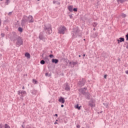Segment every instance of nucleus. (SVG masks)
Segmentation results:
<instances>
[{
  "mask_svg": "<svg viewBox=\"0 0 128 128\" xmlns=\"http://www.w3.org/2000/svg\"><path fill=\"white\" fill-rule=\"evenodd\" d=\"M10 40L14 42H16V46L17 48H19L22 45L23 41L22 40V38L18 36L16 34H14L10 37Z\"/></svg>",
  "mask_w": 128,
  "mask_h": 128,
  "instance_id": "nucleus-1",
  "label": "nucleus"
},
{
  "mask_svg": "<svg viewBox=\"0 0 128 128\" xmlns=\"http://www.w3.org/2000/svg\"><path fill=\"white\" fill-rule=\"evenodd\" d=\"M80 30L78 28H73L72 34L74 38H76V36H80Z\"/></svg>",
  "mask_w": 128,
  "mask_h": 128,
  "instance_id": "nucleus-2",
  "label": "nucleus"
},
{
  "mask_svg": "<svg viewBox=\"0 0 128 128\" xmlns=\"http://www.w3.org/2000/svg\"><path fill=\"white\" fill-rule=\"evenodd\" d=\"M44 30H47L49 34H50L52 32V25L48 24L47 26H44Z\"/></svg>",
  "mask_w": 128,
  "mask_h": 128,
  "instance_id": "nucleus-3",
  "label": "nucleus"
},
{
  "mask_svg": "<svg viewBox=\"0 0 128 128\" xmlns=\"http://www.w3.org/2000/svg\"><path fill=\"white\" fill-rule=\"evenodd\" d=\"M66 30V28L64 26H61L58 28V32L61 34H64V31Z\"/></svg>",
  "mask_w": 128,
  "mask_h": 128,
  "instance_id": "nucleus-4",
  "label": "nucleus"
},
{
  "mask_svg": "<svg viewBox=\"0 0 128 128\" xmlns=\"http://www.w3.org/2000/svg\"><path fill=\"white\" fill-rule=\"evenodd\" d=\"M86 80L84 78H82L80 79L79 82H78V85L79 86L82 87L84 86V84H86Z\"/></svg>",
  "mask_w": 128,
  "mask_h": 128,
  "instance_id": "nucleus-5",
  "label": "nucleus"
},
{
  "mask_svg": "<svg viewBox=\"0 0 128 128\" xmlns=\"http://www.w3.org/2000/svg\"><path fill=\"white\" fill-rule=\"evenodd\" d=\"M28 22V16H24V18H22V20L21 25L22 26H26V22Z\"/></svg>",
  "mask_w": 128,
  "mask_h": 128,
  "instance_id": "nucleus-6",
  "label": "nucleus"
},
{
  "mask_svg": "<svg viewBox=\"0 0 128 128\" xmlns=\"http://www.w3.org/2000/svg\"><path fill=\"white\" fill-rule=\"evenodd\" d=\"M88 106L91 108H94V102L93 100H91L90 101L88 102Z\"/></svg>",
  "mask_w": 128,
  "mask_h": 128,
  "instance_id": "nucleus-7",
  "label": "nucleus"
},
{
  "mask_svg": "<svg viewBox=\"0 0 128 128\" xmlns=\"http://www.w3.org/2000/svg\"><path fill=\"white\" fill-rule=\"evenodd\" d=\"M28 20L30 24L34 22V18H32V16H29L28 17Z\"/></svg>",
  "mask_w": 128,
  "mask_h": 128,
  "instance_id": "nucleus-8",
  "label": "nucleus"
},
{
  "mask_svg": "<svg viewBox=\"0 0 128 128\" xmlns=\"http://www.w3.org/2000/svg\"><path fill=\"white\" fill-rule=\"evenodd\" d=\"M64 88L65 90H67V91L70 90V86H68V83H66L64 85Z\"/></svg>",
  "mask_w": 128,
  "mask_h": 128,
  "instance_id": "nucleus-9",
  "label": "nucleus"
},
{
  "mask_svg": "<svg viewBox=\"0 0 128 128\" xmlns=\"http://www.w3.org/2000/svg\"><path fill=\"white\" fill-rule=\"evenodd\" d=\"M39 38L41 40H44V41L46 40V38H44V36L42 34V33H40L39 35Z\"/></svg>",
  "mask_w": 128,
  "mask_h": 128,
  "instance_id": "nucleus-10",
  "label": "nucleus"
},
{
  "mask_svg": "<svg viewBox=\"0 0 128 128\" xmlns=\"http://www.w3.org/2000/svg\"><path fill=\"white\" fill-rule=\"evenodd\" d=\"M58 102H61L62 104H64L66 100H64V98L61 96L58 99Z\"/></svg>",
  "mask_w": 128,
  "mask_h": 128,
  "instance_id": "nucleus-11",
  "label": "nucleus"
},
{
  "mask_svg": "<svg viewBox=\"0 0 128 128\" xmlns=\"http://www.w3.org/2000/svg\"><path fill=\"white\" fill-rule=\"evenodd\" d=\"M52 64H58V60L56 59V58H52Z\"/></svg>",
  "mask_w": 128,
  "mask_h": 128,
  "instance_id": "nucleus-12",
  "label": "nucleus"
},
{
  "mask_svg": "<svg viewBox=\"0 0 128 128\" xmlns=\"http://www.w3.org/2000/svg\"><path fill=\"white\" fill-rule=\"evenodd\" d=\"M84 95L86 100H90V93H86Z\"/></svg>",
  "mask_w": 128,
  "mask_h": 128,
  "instance_id": "nucleus-13",
  "label": "nucleus"
},
{
  "mask_svg": "<svg viewBox=\"0 0 128 128\" xmlns=\"http://www.w3.org/2000/svg\"><path fill=\"white\" fill-rule=\"evenodd\" d=\"M79 92H81L82 94H84V96L86 94V91H84V88L79 89Z\"/></svg>",
  "mask_w": 128,
  "mask_h": 128,
  "instance_id": "nucleus-14",
  "label": "nucleus"
},
{
  "mask_svg": "<svg viewBox=\"0 0 128 128\" xmlns=\"http://www.w3.org/2000/svg\"><path fill=\"white\" fill-rule=\"evenodd\" d=\"M25 56H26V58H30V54L28 52H26L25 54Z\"/></svg>",
  "mask_w": 128,
  "mask_h": 128,
  "instance_id": "nucleus-15",
  "label": "nucleus"
},
{
  "mask_svg": "<svg viewBox=\"0 0 128 128\" xmlns=\"http://www.w3.org/2000/svg\"><path fill=\"white\" fill-rule=\"evenodd\" d=\"M72 6H68V10L70 12H72Z\"/></svg>",
  "mask_w": 128,
  "mask_h": 128,
  "instance_id": "nucleus-16",
  "label": "nucleus"
},
{
  "mask_svg": "<svg viewBox=\"0 0 128 128\" xmlns=\"http://www.w3.org/2000/svg\"><path fill=\"white\" fill-rule=\"evenodd\" d=\"M26 91H21L20 96H24V94H26Z\"/></svg>",
  "mask_w": 128,
  "mask_h": 128,
  "instance_id": "nucleus-17",
  "label": "nucleus"
},
{
  "mask_svg": "<svg viewBox=\"0 0 128 128\" xmlns=\"http://www.w3.org/2000/svg\"><path fill=\"white\" fill-rule=\"evenodd\" d=\"M119 4V2H120V4H122L126 2V0H117Z\"/></svg>",
  "mask_w": 128,
  "mask_h": 128,
  "instance_id": "nucleus-18",
  "label": "nucleus"
},
{
  "mask_svg": "<svg viewBox=\"0 0 128 128\" xmlns=\"http://www.w3.org/2000/svg\"><path fill=\"white\" fill-rule=\"evenodd\" d=\"M119 40H120V42H124V38H120Z\"/></svg>",
  "mask_w": 128,
  "mask_h": 128,
  "instance_id": "nucleus-19",
  "label": "nucleus"
},
{
  "mask_svg": "<svg viewBox=\"0 0 128 128\" xmlns=\"http://www.w3.org/2000/svg\"><path fill=\"white\" fill-rule=\"evenodd\" d=\"M18 32H22V28L21 27H19L18 28Z\"/></svg>",
  "mask_w": 128,
  "mask_h": 128,
  "instance_id": "nucleus-20",
  "label": "nucleus"
},
{
  "mask_svg": "<svg viewBox=\"0 0 128 128\" xmlns=\"http://www.w3.org/2000/svg\"><path fill=\"white\" fill-rule=\"evenodd\" d=\"M10 0H6V1L5 2V4L8 6V4H10Z\"/></svg>",
  "mask_w": 128,
  "mask_h": 128,
  "instance_id": "nucleus-21",
  "label": "nucleus"
},
{
  "mask_svg": "<svg viewBox=\"0 0 128 128\" xmlns=\"http://www.w3.org/2000/svg\"><path fill=\"white\" fill-rule=\"evenodd\" d=\"M80 107H81V106H79L78 104H76L75 106L76 108H77L78 110H80Z\"/></svg>",
  "mask_w": 128,
  "mask_h": 128,
  "instance_id": "nucleus-22",
  "label": "nucleus"
},
{
  "mask_svg": "<svg viewBox=\"0 0 128 128\" xmlns=\"http://www.w3.org/2000/svg\"><path fill=\"white\" fill-rule=\"evenodd\" d=\"M40 64H46V62H44V60H42L40 62Z\"/></svg>",
  "mask_w": 128,
  "mask_h": 128,
  "instance_id": "nucleus-23",
  "label": "nucleus"
},
{
  "mask_svg": "<svg viewBox=\"0 0 128 128\" xmlns=\"http://www.w3.org/2000/svg\"><path fill=\"white\" fill-rule=\"evenodd\" d=\"M4 128H10V126H8V124H4Z\"/></svg>",
  "mask_w": 128,
  "mask_h": 128,
  "instance_id": "nucleus-24",
  "label": "nucleus"
},
{
  "mask_svg": "<svg viewBox=\"0 0 128 128\" xmlns=\"http://www.w3.org/2000/svg\"><path fill=\"white\" fill-rule=\"evenodd\" d=\"M44 60H46V62H50V60L48 59V56H46Z\"/></svg>",
  "mask_w": 128,
  "mask_h": 128,
  "instance_id": "nucleus-25",
  "label": "nucleus"
},
{
  "mask_svg": "<svg viewBox=\"0 0 128 128\" xmlns=\"http://www.w3.org/2000/svg\"><path fill=\"white\" fill-rule=\"evenodd\" d=\"M72 64H73V66H76V64H78V62H72Z\"/></svg>",
  "mask_w": 128,
  "mask_h": 128,
  "instance_id": "nucleus-26",
  "label": "nucleus"
},
{
  "mask_svg": "<svg viewBox=\"0 0 128 128\" xmlns=\"http://www.w3.org/2000/svg\"><path fill=\"white\" fill-rule=\"evenodd\" d=\"M121 16H122V18H126V15L124 13H122L121 14Z\"/></svg>",
  "mask_w": 128,
  "mask_h": 128,
  "instance_id": "nucleus-27",
  "label": "nucleus"
},
{
  "mask_svg": "<svg viewBox=\"0 0 128 128\" xmlns=\"http://www.w3.org/2000/svg\"><path fill=\"white\" fill-rule=\"evenodd\" d=\"M96 26H98V23H96V22H94L93 24V26H94V28H96Z\"/></svg>",
  "mask_w": 128,
  "mask_h": 128,
  "instance_id": "nucleus-28",
  "label": "nucleus"
},
{
  "mask_svg": "<svg viewBox=\"0 0 128 128\" xmlns=\"http://www.w3.org/2000/svg\"><path fill=\"white\" fill-rule=\"evenodd\" d=\"M50 56V58H54V55L53 54H50V56Z\"/></svg>",
  "mask_w": 128,
  "mask_h": 128,
  "instance_id": "nucleus-29",
  "label": "nucleus"
},
{
  "mask_svg": "<svg viewBox=\"0 0 128 128\" xmlns=\"http://www.w3.org/2000/svg\"><path fill=\"white\" fill-rule=\"evenodd\" d=\"M126 40H128V33L126 35Z\"/></svg>",
  "mask_w": 128,
  "mask_h": 128,
  "instance_id": "nucleus-30",
  "label": "nucleus"
},
{
  "mask_svg": "<svg viewBox=\"0 0 128 128\" xmlns=\"http://www.w3.org/2000/svg\"><path fill=\"white\" fill-rule=\"evenodd\" d=\"M12 12H9L8 13V16H12Z\"/></svg>",
  "mask_w": 128,
  "mask_h": 128,
  "instance_id": "nucleus-31",
  "label": "nucleus"
},
{
  "mask_svg": "<svg viewBox=\"0 0 128 128\" xmlns=\"http://www.w3.org/2000/svg\"><path fill=\"white\" fill-rule=\"evenodd\" d=\"M73 10H74V12H78V8H74L73 9Z\"/></svg>",
  "mask_w": 128,
  "mask_h": 128,
  "instance_id": "nucleus-32",
  "label": "nucleus"
},
{
  "mask_svg": "<svg viewBox=\"0 0 128 128\" xmlns=\"http://www.w3.org/2000/svg\"><path fill=\"white\" fill-rule=\"evenodd\" d=\"M21 92L22 91H20V90L18 92V94H19V96H20V94H21Z\"/></svg>",
  "mask_w": 128,
  "mask_h": 128,
  "instance_id": "nucleus-33",
  "label": "nucleus"
},
{
  "mask_svg": "<svg viewBox=\"0 0 128 128\" xmlns=\"http://www.w3.org/2000/svg\"><path fill=\"white\" fill-rule=\"evenodd\" d=\"M1 36H2V38H4V34L2 33L1 34Z\"/></svg>",
  "mask_w": 128,
  "mask_h": 128,
  "instance_id": "nucleus-34",
  "label": "nucleus"
},
{
  "mask_svg": "<svg viewBox=\"0 0 128 128\" xmlns=\"http://www.w3.org/2000/svg\"><path fill=\"white\" fill-rule=\"evenodd\" d=\"M126 44H127V45L128 44V42H126L124 43V48H126Z\"/></svg>",
  "mask_w": 128,
  "mask_h": 128,
  "instance_id": "nucleus-35",
  "label": "nucleus"
},
{
  "mask_svg": "<svg viewBox=\"0 0 128 128\" xmlns=\"http://www.w3.org/2000/svg\"><path fill=\"white\" fill-rule=\"evenodd\" d=\"M33 82H34V84H36V82H37L36 80L34 79V80H33Z\"/></svg>",
  "mask_w": 128,
  "mask_h": 128,
  "instance_id": "nucleus-36",
  "label": "nucleus"
},
{
  "mask_svg": "<svg viewBox=\"0 0 128 128\" xmlns=\"http://www.w3.org/2000/svg\"><path fill=\"white\" fill-rule=\"evenodd\" d=\"M98 32H96L95 34H94V36H98Z\"/></svg>",
  "mask_w": 128,
  "mask_h": 128,
  "instance_id": "nucleus-37",
  "label": "nucleus"
},
{
  "mask_svg": "<svg viewBox=\"0 0 128 128\" xmlns=\"http://www.w3.org/2000/svg\"><path fill=\"white\" fill-rule=\"evenodd\" d=\"M117 41H118V44H120V40L118 39L117 40Z\"/></svg>",
  "mask_w": 128,
  "mask_h": 128,
  "instance_id": "nucleus-38",
  "label": "nucleus"
},
{
  "mask_svg": "<svg viewBox=\"0 0 128 128\" xmlns=\"http://www.w3.org/2000/svg\"><path fill=\"white\" fill-rule=\"evenodd\" d=\"M108 76V75H106V74H105L104 76V78H106V77Z\"/></svg>",
  "mask_w": 128,
  "mask_h": 128,
  "instance_id": "nucleus-39",
  "label": "nucleus"
},
{
  "mask_svg": "<svg viewBox=\"0 0 128 128\" xmlns=\"http://www.w3.org/2000/svg\"><path fill=\"white\" fill-rule=\"evenodd\" d=\"M76 128H80V125H77V126H76Z\"/></svg>",
  "mask_w": 128,
  "mask_h": 128,
  "instance_id": "nucleus-40",
  "label": "nucleus"
},
{
  "mask_svg": "<svg viewBox=\"0 0 128 128\" xmlns=\"http://www.w3.org/2000/svg\"><path fill=\"white\" fill-rule=\"evenodd\" d=\"M45 76H48V73H46Z\"/></svg>",
  "mask_w": 128,
  "mask_h": 128,
  "instance_id": "nucleus-41",
  "label": "nucleus"
},
{
  "mask_svg": "<svg viewBox=\"0 0 128 128\" xmlns=\"http://www.w3.org/2000/svg\"><path fill=\"white\" fill-rule=\"evenodd\" d=\"M0 128H2V124H0Z\"/></svg>",
  "mask_w": 128,
  "mask_h": 128,
  "instance_id": "nucleus-42",
  "label": "nucleus"
},
{
  "mask_svg": "<svg viewBox=\"0 0 128 128\" xmlns=\"http://www.w3.org/2000/svg\"><path fill=\"white\" fill-rule=\"evenodd\" d=\"M2 26V20L0 18V26Z\"/></svg>",
  "mask_w": 128,
  "mask_h": 128,
  "instance_id": "nucleus-43",
  "label": "nucleus"
},
{
  "mask_svg": "<svg viewBox=\"0 0 128 128\" xmlns=\"http://www.w3.org/2000/svg\"><path fill=\"white\" fill-rule=\"evenodd\" d=\"M56 0H54V1H53V4H56Z\"/></svg>",
  "mask_w": 128,
  "mask_h": 128,
  "instance_id": "nucleus-44",
  "label": "nucleus"
},
{
  "mask_svg": "<svg viewBox=\"0 0 128 128\" xmlns=\"http://www.w3.org/2000/svg\"><path fill=\"white\" fill-rule=\"evenodd\" d=\"M69 16H70V18H72V15Z\"/></svg>",
  "mask_w": 128,
  "mask_h": 128,
  "instance_id": "nucleus-45",
  "label": "nucleus"
},
{
  "mask_svg": "<svg viewBox=\"0 0 128 128\" xmlns=\"http://www.w3.org/2000/svg\"><path fill=\"white\" fill-rule=\"evenodd\" d=\"M84 88V90H86V89H87L86 87H84V88Z\"/></svg>",
  "mask_w": 128,
  "mask_h": 128,
  "instance_id": "nucleus-46",
  "label": "nucleus"
},
{
  "mask_svg": "<svg viewBox=\"0 0 128 128\" xmlns=\"http://www.w3.org/2000/svg\"><path fill=\"white\" fill-rule=\"evenodd\" d=\"M126 74H128V70L126 71Z\"/></svg>",
  "mask_w": 128,
  "mask_h": 128,
  "instance_id": "nucleus-47",
  "label": "nucleus"
},
{
  "mask_svg": "<svg viewBox=\"0 0 128 128\" xmlns=\"http://www.w3.org/2000/svg\"><path fill=\"white\" fill-rule=\"evenodd\" d=\"M64 104L61 105V108H64Z\"/></svg>",
  "mask_w": 128,
  "mask_h": 128,
  "instance_id": "nucleus-48",
  "label": "nucleus"
},
{
  "mask_svg": "<svg viewBox=\"0 0 128 128\" xmlns=\"http://www.w3.org/2000/svg\"><path fill=\"white\" fill-rule=\"evenodd\" d=\"M70 64H72V62H70Z\"/></svg>",
  "mask_w": 128,
  "mask_h": 128,
  "instance_id": "nucleus-49",
  "label": "nucleus"
},
{
  "mask_svg": "<svg viewBox=\"0 0 128 128\" xmlns=\"http://www.w3.org/2000/svg\"><path fill=\"white\" fill-rule=\"evenodd\" d=\"M22 126L23 128H24V125H22Z\"/></svg>",
  "mask_w": 128,
  "mask_h": 128,
  "instance_id": "nucleus-50",
  "label": "nucleus"
},
{
  "mask_svg": "<svg viewBox=\"0 0 128 128\" xmlns=\"http://www.w3.org/2000/svg\"><path fill=\"white\" fill-rule=\"evenodd\" d=\"M126 48H128V44H127V46H126Z\"/></svg>",
  "mask_w": 128,
  "mask_h": 128,
  "instance_id": "nucleus-51",
  "label": "nucleus"
},
{
  "mask_svg": "<svg viewBox=\"0 0 128 128\" xmlns=\"http://www.w3.org/2000/svg\"><path fill=\"white\" fill-rule=\"evenodd\" d=\"M55 116H58V114H55Z\"/></svg>",
  "mask_w": 128,
  "mask_h": 128,
  "instance_id": "nucleus-52",
  "label": "nucleus"
},
{
  "mask_svg": "<svg viewBox=\"0 0 128 128\" xmlns=\"http://www.w3.org/2000/svg\"><path fill=\"white\" fill-rule=\"evenodd\" d=\"M58 124V122H54V124Z\"/></svg>",
  "mask_w": 128,
  "mask_h": 128,
  "instance_id": "nucleus-53",
  "label": "nucleus"
},
{
  "mask_svg": "<svg viewBox=\"0 0 128 128\" xmlns=\"http://www.w3.org/2000/svg\"><path fill=\"white\" fill-rule=\"evenodd\" d=\"M83 56H86V54H84Z\"/></svg>",
  "mask_w": 128,
  "mask_h": 128,
  "instance_id": "nucleus-54",
  "label": "nucleus"
},
{
  "mask_svg": "<svg viewBox=\"0 0 128 128\" xmlns=\"http://www.w3.org/2000/svg\"><path fill=\"white\" fill-rule=\"evenodd\" d=\"M93 30H96V28H94Z\"/></svg>",
  "mask_w": 128,
  "mask_h": 128,
  "instance_id": "nucleus-55",
  "label": "nucleus"
},
{
  "mask_svg": "<svg viewBox=\"0 0 128 128\" xmlns=\"http://www.w3.org/2000/svg\"><path fill=\"white\" fill-rule=\"evenodd\" d=\"M24 86H23L22 87V89L24 90Z\"/></svg>",
  "mask_w": 128,
  "mask_h": 128,
  "instance_id": "nucleus-56",
  "label": "nucleus"
},
{
  "mask_svg": "<svg viewBox=\"0 0 128 128\" xmlns=\"http://www.w3.org/2000/svg\"><path fill=\"white\" fill-rule=\"evenodd\" d=\"M78 57H79V58H80V55H79V56H78Z\"/></svg>",
  "mask_w": 128,
  "mask_h": 128,
  "instance_id": "nucleus-57",
  "label": "nucleus"
},
{
  "mask_svg": "<svg viewBox=\"0 0 128 128\" xmlns=\"http://www.w3.org/2000/svg\"><path fill=\"white\" fill-rule=\"evenodd\" d=\"M58 4H60V3L58 2Z\"/></svg>",
  "mask_w": 128,
  "mask_h": 128,
  "instance_id": "nucleus-58",
  "label": "nucleus"
},
{
  "mask_svg": "<svg viewBox=\"0 0 128 128\" xmlns=\"http://www.w3.org/2000/svg\"><path fill=\"white\" fill-rule=\"evenodd\" d=\"M107 106H108V104L106 105V107H107Z\"/></svg>",
  "mask_w": 128,
  "mask_h": 128,
  "instance_id": "nucleus-59",
  "label": "nucleus"
},
{
  "mask_svg": "<svg viewBox=\"0 0 128 128\" xmlns=\"http://www.w3.org/2000/svg\"><path fill=\"white\" fill-rule=\"evenodd\" d=\"M38 0V2H40V0Z\"/></svg>",
  "mask_w": 128,
  "mask_h": 128,
  "instance_id": "nucleus-60",
  "label": "nucleus"
},
{
  "mask_svg": "<svg viewBox=\"0 0 128 128\" xmlns=\"http://www.w3.org/2000/svg\"><path fill=\"white\" fill-rule=\"evenodd\" d=\"M84 40H86V39H84Z\"/></svg>",
  "mask_w": 128,
  "mask_h": 128,
  "instance_id": "nucleus-61",
  "label": "nucleus"
},
{
  "mask_svg": "<svg viewBox=\"0 0 128 128\" xmlns=\"http://www.w3.org/2000/svg\"><path fill=\"white\" fill-rule=\"evenodd\" d=\"M56 122H58V120H56Z\"/></svg>",
  "mask_w": 128,
  "mask_h": 128,
  "instance_id": "nucleus-62",
  "label": "nucleus"
},
{
  "mask_svg": "<svg viewBox=\"0 0 128 128\" xmlns=\"http://www.w3.org/2000/svg\"><path fill=\"white\" fill-rule=\"evenodd\" d=\"M1 0V1H2V0Z\"/></svg>",
  "mask_w": 128,
  "mask_h": 128,
  "instance_id": "nucleus-63",
  "label": "nucleus"
}]
</instances>
